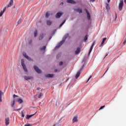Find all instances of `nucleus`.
Masks as SVG:
<instances>
[{"label": "nucleus", "mask_w": 126, "mask_h": 126, "mask_svg": "<svg viewBox=\"0 0 126 126\" xmlns=\"http://www.w3.org/2000/svg\"><path fill=\"white\" fill-rule=\"evenodd\" d=\"M21 63H22V65L23 68L24 70H25V71H26V72H28V70L27 69V68L26 67V65H25V63H24V59L21 60Z\"/></svg>", "instance_id": "f257e3e1"}, {"label": "nucleus", "mask_w": 126, "mask_h": 126, "mask_svg": "<svg viewBox=\"0 0 126 126\" xmlns=\"http://www.w3.org/2000/svg\"><path fill=\"white\" fill-rule=\"evenodd\" d=\"M123 6H124V1L123 0H120L119 4V10L121 11L123 9Z\"/></svg>", "instance_id": "f03ea898"}, {"label": "nucleus", "mask_w": 126, "mask_h": 126, "mask_svg": "<svg viewBox=\"0 0 126 126\" xmlns=\"http://www.w3.org/2000/svg\"><path fill=\"white\" fill-rule=\"evenodd\" d=\"M33 67H34V70H35V71H36L37 73H41V72H42V71H41L37 66L34 65Z\"/></svg>", "instance_id": "7ed1b4c3"}, {"label": "nucleus", "mask_w": 126, "mask_h": 126, "mask_svg": "<svg viewBox=\"0 0 126 126\" xmlns=\"http://www.w3.org/2000/svg\"><path fill=\"white\" fill-rule=\"evenodd\" d=\"M63 43H64V40H62V41H61L58 45H57L56 47H55V50H57V49H59V48H60V47H61V46H62V45H63Z\"/></svg>", "instance_id": "20e7f679"}, {"label": "nucleus", "mask_w": 126, "mask_h": 126, "mask_svg": "<svg viewBox=\"0 0 126 126\" xmlns=\"http://www.w3.org/2000/svg\"><path fill=\"white\" fill-rule=\"evenodd\" d=\"M23 56H24V57L27 59V60H28V61H32V59H31V58L27 56V54H26V53H23Z\"/></svg>", "instance_id": "39448f33"}, {"label": "nucleus", "mask_w": 126, "mask_h": 126, "mask_svg": "<svg viewBox=\"0 0 126 126\" xmlns=\"http://www.w3.org/2000/svg\"><path fill=\"white\" fill-rule=\"evenodd\" d=\"M94 44H95V42H93L92 45L91 46L90 51L88 53L89 56H90V54H91V52H92V50H93V47H94Z\"/></svg>", "instance_id": "423d86ee"}, {"label": "nucleus", "mask_w": 126, "mask_h": 126, "mask_svg": "<svg viewBox=\"0 0 126 126\" xmlns=\"http://www.w3.org/2000/svg\"><path fill=\"white\" fill-rule=\"evenodd\" d=\"M24 78L25 80H31L33 79V77L29 76H25Z\"/></svg>", "instance_id": "0eeeda50"}, {"label": "nucleus", "mask_w": 126, "mask_h": 126, "mask_svg": "<svg viewBox=\"0 0 126 126\" xmlns=\"http://www.w3.org/2000/svg\"><path fill=\"white\" fill-rule=\"evenodd\" d=\"M9 118L7 117L5 119V124L6 126H8L9 125Z\"/></svg>", "instance_id": "6e6552de"}, {"label": "nucleus", "mask_w": 126, "mask_h": 126, "mask_svg": "<svg viewBox=\"0 0 126 126\" xmlns=\"http://www.w3.org/2000/svg\"><path fill=\"white\" fill-rule=\"evenodd\" d=\"M78 122V119H77V116L74 117L72 119L73 124H74V123H77Z\"/></svg>", "instance_id": "1a4fd4ad"}, {"label": "nucleus", "mask_w": 126, "mask_h": 126, "mask_svg": "<svg viewBox=\"0 0 126 126\" xmlns=\"http://www.w3.org/2000/svg\"><path fill=\"white\" fill-rule=\"evenodd\" d=\"M106 40H107V38L104 37L103 38L102 41L101 42V44L99 45V47H102V46L104 45V44L105 43V42H106Z\"/></svg>", "instance_id": "9d476101"}, {"label": "nucleus", "mask_w": 126, "mask_h": 126, "mask_svg": "<svg viewBox=\"0 0 126 126\" xmlns=\"http://www.w3.org/2000/svg\"><path fill=\"white\" fill-rule=\"evenodd\" d=\"M85 10L86 13L87 14V17H88V20H90V14L89 13V12H88V10H87V9H85Z\"/></svg>", "instance_id": "9b49d317"}, {"label": "nucleus", "mask_w": 126, "mask_h": 126, "mask_svg": "<svg viewBox=\"0 0 126 126\" xmlns=\"http://www.w3.org/2000/svg\"><path fill=\"white\" fill-rule=\"evenodd\" d=\"M62 15H63V13L61 12H59L57 13L56 15V18H60L61 16H62Z\"/></svg>", "instance_id": "f8f14e48"}, {"label": "nucleus", "mask_w": 126, "mask_h": 126, "mask_svg": "<svg viewBox=\"0 0 126 126\" xmlns=\"http://www.w3.org/2000/svg\"><path fill=\"white\" fill-rule=\"evenodd\" d=\"M77 12H79V13H82V9L80 8H78L75 10Z\"/></svg>", "instance_id": "ddd939ff"}, {"label": "nucleus", "mask_w": 126, "mask_h": 126, "mask_svg": "<svg viewBox=\"0 0 126 126\" xmlns=\"http://www.w3.org/2000/svg\"><path fill=\"white\" fill-rule=\"evenodd\" d=\"M54 76V74H48L45 75L46 77H48V78H51Z\"/></svg>", "instance_id": "4468645a"}, {"label": "nucleus", "mask_w": 126, "mask_h": 126, "mask_svg": "<svg viewBox=\"0 0 126 126\" xmlns=\"http://www.w3.org/2000/svg\"><path fill=\"white\" fill-rule=\"evenodd\" d=\"M45 35H46L45 33L40 34L39 37V40H42L44 38Z\"/></svg>", "instance_id": "2eb2a0df"}, {"label": "nucleus", "mask_w": 126, "mask_h": 126, "mask_svg": "<svg viewBox=\"0 0 126 126\" xmlns=\"http://www.w3.org/2000/svg\"><path fill=\"white\" fill-rule=\"evenodd\" d=\"M6 9V7H5L4 9H3V10L0 12V17H1V16H2V15L3 14V13H4V12L5 11Z\"/></svg>", "instance_id": "dca6fc26"}, {"label": "nucleus", "mask_w": 126, "mask_h": 126, "mask_svg": "<svg viewBox=\"0 0 126 126\" xmlns=\"http://www.w3.org/2000/svg\"><path fill=\"white\" fill-rule=\"evenodd\" d=\"M81 71V69L80 70V71H78L77 72V74L75 75V78L77 79L78 77H79V75H80V71Z\"/></svg>", "instance_id": "f3484780"}, {"label": "nucleus", "mask_w": 126, "mask_h": 126, "mask_svg": "<svg viewBox=\"0 0 126 126\" xmlns=\"http://www.w3.org/2000/svg\"><path fill=\"white\" fill-rule=\"evenodd\" d=\"M13 0H10L9 4H8V5H7V7H10V6H11V5H13Z\"/></svg>", "instance_id": "a211bd4d"}, {"label": "nucleus", "mask_w": 126, "mask_h": 126, "mask_svg": "<svg viewBox=\"0 0 126 126\" xmlns=\"http://www.w3.org/2000/svg\"><path fill=\"white\" fill-rule=\"evenodd\" d=\"M35 114H36V113H34V114L31 115H27V119L29 120L30 119V118H32V117H33V116H34Z\"/></svg>", "instance_id": "6ab92c4d"}, {"label": "nucleus", "mask_w": 126, "mask_h": 126, "mask_svg": "<svg viewBox=\"0 0 126 126\" xmlns=\"http://www.w3.org/2000/svg\"><path fill=\"white\" fill-rule=\"evenodd\" d=\"M68 3H75V1L73 0H67L66 1Z\"/></svg>", "instance_id": "aec40b11"}, {"label": "nucleus", "mask_w": 126, "mask_h": 126, "mask_svg": "<svg viewBox=\"0 0 126 126\" xmlns=\"http://www.w3.org/2000/svg\"><path fill=\"white\" fill-rule=\"evenodd\" d=\"M76 55H78L79 53H80V48H77L75 52Z\"/></svg>", "instance_id": "412c9836"}, {"label": "nucleus", "mask_w": 126, "mask_h": 126, "mask_svg": "<svg viewBox=\"0 0 126 126\" xmlns=\"http://www.w3.org/2000/svg\"><path fill=\"white\" fill-rule=\"evenodd\" d=\"M2 94H3L2 92L0 91V102H2V99L1 98H2L1 95H2Z\"/></svg>", "instance_id": "4be33fe9"}, {"label": "nucleus", "mask_w": 126, "mask_h": 126, "mask_svg": "<svg viewBox=\"0 0 126 126\" xmlns=\"http://www.w3.org/2000/svg\"><path fill=\"white\" fill-rule=\"evenodd\" d=\"M52 21L47 20L46 21V24L47 25H51V24H52Z\"/></svg>", "instance_id": "5701e85b"}, {"label": "nucleus", "mask_w": 126, "mask_h": 126, "mask_svg": "<svg viewBox=\"0 0 126 126\" xmlns=\"http://www.w3.org/2000/svg\"><path fill=\"white\" fill-rule=\"evenodd\" d=\"M17 102L19 103V104H22V103L23 102V100L21 99V98L18 99Z\"/></svg>", "instance_id": "b1692460"}, {"label": "nucleus", "mask_w": 126, "mask_h": 126, "mask_svg": "<svg viewBox=\"0 0 126 126\" xmlns=\"http://www.w3.org/2000/svg\"><path fill=\"white\" fill-rule=\"evenodd\" d=\"M37 35H38V32L37 31V30H35L34 32V37H36Z\"/></svg>", "instance_id": "393cba45"}, {"label": "nucleus", "mask_w": 126, "mask_h": 126, "mask_svg": "<svg viewBox=\"0 0 126 126\" xmlns=\"http://www.w3.org/2000/svg\"><path fill=\"white\" fill-rule=\"evenodd\" d=\"M22 21V19L21 18H20L17 22V25L20 24V23H21V22Z\"/></svg>", "instance_id": "a878e982"}, {"label": "nucleus", "mask_w": 126, "mask_h": 126, "mask_svg": "<svg viewBox=\"0 0 126 126\" xmlns=\"http://www.w3.org/2000/svg\"><path fill=\"white\" fill-rule=\"evenodd\" d=\"M65 22V20H64V21L62 23V24H60V28H61V27H62V26H63V24H64Z\"/></svg>", "instance_id": "bb28decb"}, {"label": "nucleus", "mask_w": 126, "mask_h": 126, "mask_svg": "<svg viewBox=\"0 0 126 126\" xmlns=\"http://www.w3.org/2000/svg\"><path fill=\"white\" fill-rule=\"evenodd\" d=\"M87 39H88V36L87 35H85L84 40L85 41V42H86V41H87Z\"/></svg>", "instance_id": "cd10ccee"}, {"label": "nucleus", "mask_w": 126, "mask_h": 126, "mask_svg": "<svg viewBox=\"0 0 126 126\" xmlns=\"http://www.w3.org/2000/svg\"><path fill=\"white\" fill-rule=\"evenodd\" d=\"M49 16H50V13H49V12H46L45 15V17H46V18H48V17H49Z\"/></svg>", "instance_id": "c85d7f7f"}, {"label": "nucleus", "mask_w": 126, "mask_h": 126, "mask_svg": "<svg viewBox=\"0 0 126 126\" xmlns=\"http://www.w3.org/2000/svg\"><path fill=\"white\" fill-rule=\"evenodd\" d=\"M106 8L107 10H109V9H110V6L109 5V4H106Z\"/></svg>", "instance_id": "c756f323"}, {"label": "nucleus", "mask_w": 126, "mask_h": 126, "mask_svg": "<svg viewBox=\"0 0 126 126\" xmlns=\"http://www.w3.org/2000/svg\"><path fill=\"white\" fill-rule=\"evenodd\" d=\"M41 51H45V50H46V46H43L41 49H40Z\"/></svg>", "instance_id": "7c9ffc66"}, {"label": "nucleus", "mask_w": 126, "mask_h": 126, "mask_svg": "<svg viewBox=\"0 0 126 126\" xmlns=\"http://www.w3.org/2000/svg\"><path fill=\"white\" fill-rule=\"evenodd\" d=\"M14 105H15V101L13 100V102L11 103V106L14 107Z\"/></svg>", "instance_id": "2f4dec72"}, {"label": "nucleus", "mask_w": 126, "mask_h": 126, "mask_svg": "<svg viewBox=\"0 0 126 126\" xmlns=\"http://www.w3.org/2000/svg\"><path fill=\"white\" fill-rule=\"evenodd\" d=\"M42 96H43V94L40 93V94H39L38 95V98L39 99H40V98H41V97H42Z\"/></svg>", "instance_id": "473e14b6"}, {"label": "nucleus", "mask_w": 126, "mask_h": 126, "mask_svg": "<svg viewBox=\"0 0 126 126\" xmlns=\"http://www.w3.org/2000/svg\"><path fill=\"white\" fill-rule=\"evenodd\" d=\"M92 77V76H90V77L88 78L87 81L86 82V83H87V82H88V81H89V80H90V79H91Z\"/></svg>", "instance_id": "72a5a7b5"}, {"label": "nucleus", "mask_w": 126, "mask_h": 126, "mask_svg": "<svg viewBox=\"0 0 126 126\" xmlns=\"http://www.w3.org/2000/svg\"><path fill=\"white\" fill-rule=\"evenodd\" d=\"M126 39L124 40V41L123 43V46H125V45H126Z\"/></svg>", "instance_id": "f704fd0d"}, {"label": "nucleus", "mask_w": 126, "mask_h": 126, "mask_svg": "<svg viewBox=\"0 0 126 126\" xmlns=\"http://www.w3.org/2000/svg\"><path fill=\"white\" fill-rule=\"evenodd\" d=\"M25 126H32V125L30 124H28L25 125Z\"/></svg>", "instance_id": "c9c22d12"}, {"label": "nucleus", "mask_w": 126, "mask_h": 126, "mask_svg": "<svg viewBox=\"0 0 126 126\" xmlns=\"http://www.w3.org/2000/svg\"><path fill=\"white\" fill-rule=\"evenodd\" d=\"M103 108H105V105L101 106L99 108V110H102V109H103Z\"/></svg>", "instance_id": "e433bc0d"}, {"label": "nucleus", "mask_w": 126, "mask_h": 126, "mask_svg": "<svg viewBox=\"0 0 126 126\" xmlns=\"http://www.w3.org/2000/svg\"><path fill=\"white\" fill-rule=\"evenodd\" d=\"M108 70H109V67L107 69V70H106V71L105 72L104 75H105V74H106V73H107V72L108 71Z\"/></svg>", "instance_id": "4c0bfd02"}, {"label": "nucleus", "mask_w": 126, "mask_h": 126, "mask_svg": "<svg viewBox=\"0 0 126 126\" xmlns=\"http://www.w3.org/2000/svg\"><path fill=\"white\" fill-rule=\"evenodd\" d=\"M16 97H18V95H17L16 94L13 95V98H16Z\"/></svg>", "instance_id": "58836bf2"}, {"label": "nucleus", "mask_w": 126, "mask_h": 126, "mask_svg": "<svg viewBox=\"0 0 126 126\" xmlns=\"http://www.w3.org/2000/svg\"><path fill=\"white\" fill-rule=\"evenodd\" d=\"M22 118H24L25 117L24 113L23 112H22Z\"/></svg>", "instance_id": "ea45409f"}, {"label": "nucleus", "mask_w": 126, "mask_h": 126, "mask_svg": "<svg viewBox=\"0 0 126 126\" xmlns=\"http://www.w3.org/2000/svg\"><path fill=\"white\" fill-rule=\"evenodd\" d=\"M63 62H60V63H59L60 65H63Z\"/></svg>", "instance_id": "a19ab883"}, {"label": "nucleus", "mask_w": 126, "mask_h": 126, "mask_svg": "<svg viewBox=\"0 0 126 126\" xmlns=\"http://www.w3.org/2000/svg\"><path fill=\"white\" fill-rule=\"evenodd\" d=\"M90 1L91 2H94V1H95V0H90Z\"/></svg>", "instance_id": "79ce46f5"}, {"label": "nucleus", "mask_w": 126, "mask_h": 126, "mask_svg": "<svg viewBox=\"0 0 126 126\" xmlns=\"http://www.w3.org/2000/svg\"><path fill=\"white\" fill-rule=\"evenodd\" d=\"M63 5V2H61L60 3V5Z\"/></svg>", "instance_id": "37998d69"}, {"label": "nucleus", "mask_w": 126, "mask_h": 126, "mask_svg": "<svg viewBox=\"0 0 126 126\" xmlns=\"http://www.w3.org/2000/svg\"><path fill=\"white\" fill-rule=\"evenodd\" d=\"M57 71H58V69H55V72H57Z\"/></svg>", "instance_id": "c03bdc74"}, {"label": "nucleus", "mask_w": 126, "mask_h": 126, "mask_svg": "<svg viewBox=\"0 0 126 126\" xmlns=\"http://www.w3.org/2000/svg\"><path fill=\"white\" fill-rule=\"evenodd\" d=\"M111 0H107L108 2H110Z\"/></svg>", "instance_id": "a18cd8bd"}, {"label": "nucleus", "mask_w": 126, "mask_h": 126, "mask_svg": "<svg viewBox=\"0 0 126 126\" xmlns=\"http://www.w3.org/2000/svg\"><path fill=\"white\" fill-rule=\"evenodd\" d=\"M125 3H126V0H124Z\"/></svg>", "instance_id": "49530a36"}, {"label": "nucleus", "mask_w": 126, "mask_h": 126, "mask_svg": "<svg viewBox=\"0 0 126 126\" xmlns=\"http://www.w3.org/2000/svg\"><path fill=\"white\" fill-rule=\"evenodd\" d=\"M107 56H108V54H106L105 58H106V57H107Z\"/></svg>", "instance_id": "de8ad7c7"}, {"label": "nucleus", "mask_w": 126, "mask_h": 126, "mask_svg": "<svg viewBox=\"0 0 126 126\" xmlns=\"http://www.w3.org/2000/svg\"><path fill=\"white\" fill-rule=\"evenodd\" d=\"M20 109H16L15 111H19Z\"/></svg>", "instance_id": "09e8293b"}, {"label": "nucleus", "mask_w": 126, "mask_h": 126, "mask_svg": "<svg viewBox=\"0 0 126 126\" xmlns=\"http://www.w3.org/2000/svg\"><path fill=\"white\" fill-rule=\"evenodd\" d=\"M38 90H39V89H40V88H37Z\"/></svg>", "instance_id": "8fccbe9b"}, {"label": "nucleus", "mask_w": 126, "mask_h": 126, "mask_svg": "<svg viewBox=\"0 0 126 126\" xmlns=\"http://www.w3.org/2000/svg\"><path fill=\"white\" fill-rule=\"evenodd\" d=\"M116 18H117V14H116Z\"/></svg>", "instance_id": "3c124183"}]
</instances>
